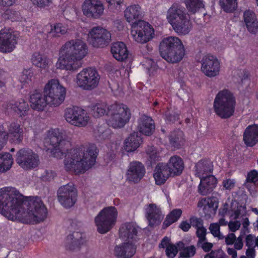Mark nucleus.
<instances>
[{
	"mask_svg": "<svg viewBox=\"0 0 258 258\" xmlns=\"http://www.w3.org/2000/svg\"><path fill=\"white\" fill-rule=\"evenodd\" d=\"M0 214L10 220L28 224L43 221L47 211L40 198L24 201L15 188L5 187L0 189Z\"/></svg>",
	"mask_w": 258,
	"mask_h": 258,
	"instance_id": "1",
	"label": "nucleus"
},
{
	"mask_svg": "<svg viewBox=\"0 0 258 258\" xmlns=\"http://www.w3.org/2000/svg\"><path fill=\"white\" fill-rule=\"evenodd\" d=\"M67 92V88L58 79H50L43 87V95L37 91L31 94L30 106L38 111L44 110L47 105L58 106L64 101Z\"/></svg>",
	"mask_w": 258,
	"mask_h": 258,
	"instance_id": "2",
	"label": "nucleus"
},
{
	"mask_svg": "<svg viewBox=\"0 0 258 258\" xmlns=\"http://www.w3.org/2000/svg\"><path fill=\"white\" fill-rule=\"evenodd\" d=\"M88 50L86 43L82 40L66 42L59 49L56 68L71 72L76 71L80 67L79 61L87 55Z\"/></svg>",
	"mask_w": 258,
	"mask_h": 258,
	"instance_id": "3",
	"label": "nucleus"
},
{
	"mask_svg": "<svg viewBox=\"0 0 258 258\" xmlns=\"http://www.w3.org/2000/svg\"><path fill=\"white\" fill-rule=\"evenodd\" d=\"M97 150L94 144H89L71 150L64 160V167L68 171L79 174L84 173L94 165Z\"/></svg>",
	"mask_w": 258,
	"mask_h": 258,
	"instance_id": "4",
	"label": "nucleus"
},
{
	"mask_svg": "<svg viewBox=\"0 0 258 258\" xmlns=\"http://www.w3.org/2000/svg\"><path fill=\"white\" fill-rule=\"evenodd\" d=\"M137 233V227L134 223H125L121 226L119 237L124 242L115 247V255L119 258H131L135 254L138 244Z\"/></svg>",
	"mask_w": 258,
	"mask_h": 258,
	"instance_id": "5",
	"label": "nucleus"
},
{
	"mask_svg": "<svg viewBox=\"0 0 258 258\" xmlns=\"http://www.w3.org/2000/svg\"><path fill=\"white\" fill-rule=\"evenodd\" d=\"M159 50L162 57L171 63L180 61L185 54L181 40L176 36L164 38L160 43Z\"/></svg>",
	"mask_w": 258,
	"mask_h": 258,
	"instance_id": "6",
	"label": "nucleus"
},
{
	"mask_svg": "<svg viewBox=\"0 0 258 258\" xmlns=\"http://www.w3.org/2000/svg\"><path fill=\"white\" fill-rule=\"evenodd\" d=\"M196 174L200 178L198 191L202 195L210 193L218 183L217 179L212 174L213 166L209 161H199L196 165Z\"/></svg>",
	"mask_w": 258,
	"mask_h": 258,
	"instance_id": "7",
	"label": "nucleus"
},
{
	"mask_svg": "<svg viewBox=\"0 0 258 258\" xmlns=\"http://www.w3.org/2000/svg\"><path fill=\"white\" fill-rule=\"evenodd\" d=\"M236 100L234 94L228 89H223L217 93L213 103L215 113L222 118H227L234 113Z\"/></svg>",
	"mask_w": 258,
	"mask_h": 258,
	"instance_id": "8",
	"label": "nucleus"
},
{
	"mask_svg": "<svg viewBox=\"0 0 258 258\" xmlns=\"http://www.w3.org/2000/svg\"><path fill=\"white\" fill-rule=\"evenodd\" d=\"M131 113L129 108L123 104H114L108 108L106 122L114 128L123 127L130 120Z\"/></svg>",
	"mask_w": 258,
	"mask_h": 258,
	"instance_id": "9",
	"label": "nucleus"
},
{
	"mask_svg": "<svg viewBox=\"0 0 258 258\" xmlns=\"http://www.w3.org/2000/svg\"><path fill=\"white\" fill-rule=\"evenodd\" d=\"M130 35L133 41L143 44L155 38V30L149 22L139 20L131 24Z\"/></svg>",
	"mask_w": 258,
	"mask_h": 258,
	"instance_id": "10",
	"label": "nucleus"
},
{
	"mask_svg": "<svg viewBox=\"0 0 258 258\" xmlns=\"http://www.w3.org/2000/svg\"><path fill=\"white\" fill-rule=\"evenodd\" d=\"M118 217V211L114 206L103 208L95 217L94 222L99 233L104 234L115 225Z\"/></svg>",
	"mask_w": 258,
	"mask_h": 258,
	"instance_id": "11",
	"label": "nucleus"
},
{
	"mask_svg": "<svg viewBox=\"0 0 258 258\" xmlns=\"http://www.w3.org/2000/svg\"><path fill=\"white\" fill-rule=\"evenodd\" d=\"M44 140L45 149L50 151L51 156L57 159L63 156L64 150L62 149L63 135L59 129L49 130Z\"/></svg>",
	"mask_w": 258,
	"mask_h": 258,
	"instance_id": "12",
	"label": "nucleus"
},
{
	"mask_svg": "<svg viewBox=\"0 0 258 258\" xmlns=\"http://www.w3.org/2000/svg\"><path fill=\"white\" fill-rule=\"evenodd\" d=\"M99 79V75L96 69L87 68L77 74L75 83L78 87L84 90H90L97 87Z\"/></svg>",
	"mask_w": 258,
	"mask_h": 258,
	"instance_id": "13",
	"label": "nucleus"
},
{
	"mask_svg": "<svg viewBox=\"0 0 258 258\" xmlns=\"http://www.w3.org/2000/svg\"><path fill=\"white\" fill-rule=\"evenodd\" d=\"M111 39L110 32L101 26L92 28L89 31L87 41L95 48H103L108 45Z\"/></svg>",
	"mask_w": 258,
	"mask_h": 258,
	"instance_id": "14",
	"label": "nucleus"
},
{
	"mask_svg": "<svg viewBox=\"0 0 258 258\" xmlns=\"http://www.w3.org/2000/svg\"><path fill=\"white\" fill-rule=\"evenodd\" d=\"M246 211L245 207L238 206L235 201H228L224 204L220 208L219 214L222 217L219 220L218 223L220 226H225L227 221L223 218L228 216L231 219H236L246 215Z\"/></svg>",
	"mask_w": 258,
	"mask_h": 258,
	"instance_id": "15",
	"label": "nucleus"
},
{
	"mask_svg": "<svg viewBox=\"0 0 258 258\" xmlns=\"http://www.w3.org/2000/svg\"><path fill=\"white\" fill-rule=\"evenodd\" d=\"M77 189L72 183L61 186L57 191L58 202L64 208L73 207L77 201Z\"/></svg>",
	"mask_w": 258,
	"mask_h": 258,
	"instance_id": "16",
	"label": "nucleus"
},
{
	"mask_svg": "<svg viewBox=\"0 0 258 258\" xmlns=\"http://www.w3.org/2000/svg\"><path fill=\"white\" fill-rule=\"evenodd\" d=\"M16 161L26 170L34 169L39 164L38 155L30 149L20 150L16 154Z\"/></svg>",
	"mask_w": 258,
	"mask_h": 258,
	"instance_id": "17",
	"label": "nucleus"
},
{
	"mask_svg": "<svg viewBox=\"0 0 258 258\" xmlns=\"http://www.w3.org/2000/svg\"><path fill=\"white\" fill-rule=\"evenodd\" d=\"M66 120L77 126H85L89 122V117L84 110L78 107L67 108L65 111Z\"/></svg>",
	"mask_w": 258,
	"mask_h": 258,
	"instance_id": "18",
	"label": "nucleus"
},
{
	"mask_svg": "<svg viewBox=\"0 0 258 258\" xmlns=\"http://www.w3.org/2000/svg\"><path fill=\"white\" fill-rule=\"evenodd\" d=\"M18 35L10 28H3L0 31V52H11L17 44Z\"/></svg>",
	"mask_w": 258,
	"mask_h": 258,
	"instance_id": "19",
	"label": "nucleus"
},
{
	"mask_svg": "<svg viewBox=\"0 0 258 258\" xmlns=\"http://www.w3.org/2000/svg\"><path fill=\"white\" fill-rule=\"evenodd\" d=\"M220 63L216 56L207 54L205 55L201 61V71L208 77L217 76L220 73Z\"/></svg>",
	"mask_w": 258,
	"mask_h": 258,
	"instance_id": "20",
	"label": "nucleus"
},
{
	"mask_svg": "<svg viewBox=\"0 0 258 258\" xmlns=\"http://www.w3.org/2000/svg\"><path fill=\"white\" fill-rule=\"evenodd\" d=\"M104 10V5L100 0H85L82 6V12L88 18H99Z\"/></svg>",
	"mask_w": 258,
	"mask_h": 258,
	"instance_id": "21",
	"label": "nucleus"
},
{
	"mask_svg": "<svg viewBox=\"0 0 258 258\" xmlns=\"http://www.w3.org/2000/svg\"><path fill=\"white\" fill-rule=\"evenodd\" d=\"M22 130L20 124L17 123H11L9 127L8 133L4 130L3 126H0V150L3 145L9 140L13 142H19L21 139Z\"/></svg>",
	"mask_w": 258,
	"mask_h": 258,
	"instance_id": "22",
	"label": "nucleus"
},
{
	"mask_svg": "<svg viewBox=\"0 0 258 258\" xmlns=\"http://www.w3.org/2000/svg\"><path fill=\"white\" fill-rule=\"evenodd\" d=\"M145 172V168L142 163L138 161L131 162L125 174L126 180L131 183H138L144 176Z\"/></svg>",
	"mask_w": 258,
	"mask_h": 258,
	"instance_id": "23",
	"label": "nucleus"
},
{
	"mask_svg": "<svg viewBox=\"0 0 258 258\" xmlns=\"http://www.w3.org/2000/svg\"><path fill=\"white\" fill-rule=\"evenodd\" d=\"M187 16L184 8L177 3H173L166 13L167 21L171 26H174Z\"/></svg>",
	"mask_w": 258,
	"mask_h": 258,
	"instance_id": "24",
	"label": "nucleus"
},
{
	"mask_svg": "<svg viewBox=\"0 0 258 258\" xmlns=\"http://www.w3.org/2000/svg\"><path fill=\"white\" fill-rule=\"evenodd\" d=\"M146 217L150 226L159 224L163 218L160 209L155 204H150L145 209Z\"/></svg>",
	"mask_w": 258,
	"mask_h": 258,
	"instance_id": "25",
	"label": "nucleus"
},
{
	"mask_svg": "<svg viewBox=\"0 0 258 258\" xmlns=\"http://www.w3.org/2000/svg\"><path fill=\"white\" fill-rule=\"evenodd\" d=\"M171 177L179 176L184 169V164L183 159L179 156H171L167 163H166Z\"/></svg>",
	"mask_w": 258,
	"mask_h": 258,
	"instance_id": "26",
	"label": "nucleus"
},
{
	"mask_svg": "<svg viewBox=\"0 0 258 258\" xmlns=\"http://www.w3.org/2000/svg\"><path fill=\"white\" fill-rule=\"evenodd\" d=\"M153 177L157 185H161L164 184L171 174L167 168L166 163L158 164L155 168Z\"/></svg>",
	"mask_w": 258,
	"mask_h": 258,
	"instance_id": "27",
	"label": "nucleus"
},
{
	"mask_svg": "<svg viewBox=\"0 0 258 258\" xmlns=\"http://www.w3.org/2000/svg\"><path fill=\"white\" fill-rule=\"evenodd\" d=\"M244 144L249 147H253L258 143V124L248 125L245 129L243 135Z\"/></svg>",
	"mask_w": 258,
	"mask_h": 258,
	"instance_id": "28",
	"label": "nucleus"
},
{
	"mask_svg": "<svg viewBox=\"0 0 258 258\" xmlns=\"http://www.w3.org/2000/svg\"><path fill=\"white\" fill-rule=\"evenodd\" d=\"M124 18L128 23H133L142 18L144 12L139 5H131L127 6L124 11Z\"/></svg>",
	"mask_w": 258,
	"mask_h": 258,
	"instance_id": "29",
	"label": "nucleus"
},
{
	"mask_svg": "<svg viewBox=\"0 0 258 258\" xmlns=\"http://www.w3.org/2000/svg\"><path fill=\"white\" fill-rule=\"evenodd\" d=\"M183 246L184 244L182 242H178L175 244H172L170 238L166 236L162 240L159 245L160 248H166V254L169 258L174 257L178 250Z\"/></svg>",
	"mask_w": 258,
	"mask_h": 258,
	"instance_id": "30",
	"label": "nucleus"
},
{
	"mask_svg": "<svg viewBox=\"0 0 258 258\" xmlns=\"http://www.w3.org/2000/svg\"><path fill=\"white\" fill-rule=\"evenodd\" d=\"M218 204V200L216 198H204L199 201L198 207L202 208L206 214L210 215L216 213Z\"/></svg>",
	"mask_w": 258,
	"mask_h": 258,
	"instance_id": "31",
	"label": "nucleus"
},
{
	"mask_svg": "<svg viewBox=\"0 0 258 258\" xmlns=\"http://www.w3.org/2000/svg\"><path fill=\"white\" fill-rule=\"evenodd\" d=\"M111 52L113 57L118 61H124L128 56L127 47L122 42L113 43L111 47Z\"/></svg>",
	"mask_w": 258,
	"mask_h": 258,
	"instance_id": "32",
	"label": "nucleus"
},
{
	"mask_svg": "<svg viewBox=\"0 0 258 258\" xmlns=\"http://www.w3.org/2000/svg\"><path fill=\"white\" fill-rule=\"evenodd\" d=\"M244 22L247 31L251 34L258 33V21L255 14L247 11L244 13Z\"/></svg>",
	"mask_w": 258,
	"mask_h": 258,
	"instance_id": "33",
	"label": "nucleus"
},
{
	"mask_svg": "<svg viewBox=\"0 0 258 258\" xmlns=\"http://www.w3.org/2000/svg\"><path fill=\"white\" fill-rule=\"evenodd\" d=\"M141 138L137 133L131 134L124 141L123 148L127 152H133L140 146Z\"/></svg>",
	"mask_w": 258,
	"mask_h": 258,
	"instance_id": "34",
	"label": "nucleus"
},
{
	"mask_svg": "<svg viewBox=\"0 0 258 258\" xmlns=\"http://www.w3.org/2000/svg\"><path fill=\"white\" fill-rule=\"evenodd\" d=\"M138 128L143 134L147 136L151 135L155 129L153 120L148 116L142 117L139 120Z\"/></svg>",
	"mask_w": 258,
	"mask_h": 258,
	"instance_id": "35",
	"label": "nucleus"
},
{
	"mask_svg": "<svg viewBox=\"0 0 258 258\" xmlns=\"http://www.w3.org/2000/svg\"><path fill=\"white\" fill-rule=\"evenodd\" d=\"M174 31L179 35L188 34L192 29V25L187 16L183 20L172 26Z\"/></svg>",
	"mask_w": 258,
	"mask_h": 258,
	"instance_id": "36",
	"label": "nucleus"
},
{
	"mask_svg": "<svg viewBox=\"0 0 258 258\" xmlns=\"http://www.w3.org/2000/svg\"><path fill=\"white\" fill-rule=\"evenodd\" d=\"M31 61L34 66L41 69L49 68L52 63L51 60L49 58L38 52L33 53L31 57Z\"/></svg>",
	"mask_w": 258,
	"mask_h": 258,
	"instance_id": "37",
	"label": "nucleus"
},
{
	"mask_svg": "<svg viewBox=\"0 0 258 258\" xmlns=\"http://www.w3.org/2000/svg\"><path fill=\"white\" fill-rule=\"evenodd\" d=\"M13 164V158L9 153L0 154V172L9 170Z\"/></svg>",
	"mask_w": 258,
	"mask_h": 258,
	"instance_id": "38",
	"label": "nucleus"
},
{
	"mask_svg": "<svg viewBox=\"0 0 258 258\" xmlns=\"http://www.w3.org/2000/svg\"><path fill=\"white\" fill-rule=\"evenodd\" d=\"M184 3L188 12L192 14L205 7L204 0H184Z\"/></svg>",
	"mask_w": 258,
	"mask_h": 258,
	"instance_id": "39",
	"label": "nucleus"
},
{
	"mask_svg": "<svg viewBox=\"0 0 258 258\" xmlns=\"http://www.w3.org/2000/svg\"><path fill=\"white\" fill-rule=\"evenodd\" d=\"M182 211L180 209H175L170 211L167 215L163 223L164 227H167L176 222L181 217Z\"/></svg>",
	"mask_w": 258,
	"mask_h": 258,
	"instance_id": "40",
	"label": "nucleus"
},
{
	"mask_svg": "<svg viewBox=\"0 0 258 258\" xmlns=\"http://www.w3.org/2000/svg\"><path fill=\"white\" fill-rule=\"evenodd\" d=\"M170 143L174 148H178L184 143L183 133L177 131L171 133L169 137Z\"/></svg>",
	"mask_w": 258,
	"mask_h": 258,
	"instance_id": "41",
	"label": "nucleus"
},
{
	"mask_svg": "<svg viewBox=\"0 0 258 258\" xmlns=\"http://www.w3.org/2000/svg\"><path fill=\"white\" fill-rule=\"evenodd\" d=\"M68 32L67 27L61 23H56L51 25V29L49 32L52 36L59 37L64 35Z\"/></svg>",
	"mask_w": 258,
	"mask_h": 258,
	"instance_id": "42",
	"label": "nucleus"
},
{
	"mask_svg": "<svg viewBox=\"0 0 258 258\" xmlns=\"http://www.w3.org/2000/svg\"><path fill=\"white\" fill-rule=\"evenodd\" d=\"M221 9L227 13L233 12L237 8L236 0H219Z\"/></svg>",
	"mask_w": 258,
	"mask_h": 258,
	"instance_id": "43",
	"label": "nucleus"
},
{
	"mask_svg": "<svg viewBox=\"0 0 258 258\" xmlns=\"http://www.w3.org/2000/svg\"><path fill=\"white\" fill-rule=\"evenodd\" d=\"M108 108H110V106H108L105 103L97 104L94 106L93 109L94 116L95 117H99L105 114L107 115Z\"/></svg>",
	"mask_w": 258,
	"mask_h": 258,
	"instance_id": "44",
	"label": "nucleus"
},
{
	"mask_svg": "<svg viewBox=\"0 0 258 258\" xmlns=\"http://www.w3.org/2000/svg\"><path fill=\"white\" fill-rule=\"evenodd\" d=\"M33 77V71L31 69H25L19 77L20 82L25 84L30 82Z\"/></svg>",
	"mask_w": 258,
	"mask_h": 258,
	"instance_id": "45",
	"label": "nucleus"
},
{
	"mask_svg": "<svg viewBox=\"0 0 258 258\" xmlns=\"http://www.w3.org/2000/svg\"><path fill=\"white\" fill-rule=\"evenodd\" d=\"M28 107V104L23 100L20 102L15 103L12 107L13 110L20 116L24 114V112L27 110Z\"/></svg>",
	"mask_w": 258,
	"mask_h": 258,
	"instance_id": "46",
	"label": "nucleus"
},
{
	"mask_svg": "<svg viewBox=\"0 0 258 258\" xmlns=\"http://www.w3.org/2000/svg\"><path fill=\"white\" fill-rule=\"evenodd\" d=\"M78 233H75L72 236L68 238V240H71V242H68V248L73 249L80 246L82 243V240L77 237Z\"/></svg>",
	"mask_w": 258,
	"mask_h": 258,
	"instance_id": "47",
	"label": "nucleus"
},
{
	"mask_svg": "<svg viewBox=\"0 0 258 258\" xmlns=\"http://www.w3.org/2000/svg\"><path fill=\"white\" fill-rule=\"evenodd\" d=\"M143 66L149 70L151 74L154 75L158 69L156 63L151 59H146L143 62Z\"/></svg>",
	"mask_w": 258,
	"mask_h": 258,
	"instance_id": "48",
	"label": "nucleus"
},
{
	"mask_svg": "<svg viewBox=\"0 0 258 258\" xmlns=\"http://www.w3.org/2000/svg\"><path fill=\"white\" fill-rule=\"evenodd\" d=\"M210 230L214 237H217L218 239H223V236L220 232V227L218 223H212L209 227Z\"/></svg>",
	"mask_w": 258,
	"mask_h": 258,
	"instance_id": "49",
	"label": "nucleus"
},
{
	"mask_svg": "<svg viewBox=\"0 0 258 258\" xmlns=\"http://www.w3.org/2000/svg\"><path fill=\"white\" fill-rule=\"evenodd\" d=\"M196 252V249L194 246H189L185 248L180 253L181 256L183 257H190L194 256Z\"/></svg>",
	"mask_w": 258,
	"mask_h": 258,
	"instance_id": "50",
	"label": "nucleus"
},
{
	"mask_svg": "<svg viewBox=\"0 0 258 258\" xmlns=\"http://www.w3.org/2000/svg\"><path fill=\"white\" fill-rule=\"evenodd\" d=\"M236 182L235 179L231 178H225L222 181V185L224 189L231 190L235 186Z\"/></svg>",
	"mask_w": 258,
	"mask_h": 258,
	"instance_id": "51",
	"label": "nucleus"
},
{
	"mask_svg": "<svg viewBox=\"0 0 258 258\" xmlns=\"http://www.w3.org/2000/svg\"><path fill=\"white\" fill-rule=\"evenodd\" d=\"M205 258H227L226 255L221 250L212 251L205 255Z\"/></svg>",
	"mask_w": 258,
	"mask_h": 258,
	"instance_id": "52",
	"label": "nucleus"
},
{
	"mask_svg": "<svg viewBox=\"0 0 258 258\" xmlns=\"http://www.w3.org/2000/svg\"><path fill=\"white\" fill-rule=\"evenodd\" d=\"M246 181L255 183L258 181V173L255 170L249 172L247 175Z\"/></svg>",
	"mask_w": 258,
	"mask_h": 258,
	"instance_id": "53",
	"label": "nucleus"
},
{
	"mask_svg": "<svg viewBox=\"0 0 258 258\" xmlns=\"http://www.w3.org/2000/svg\"><path fill=\"white\" fill-rule=\"evenodd\" d=\"M249 221L247 218H243L242 220V228L241 229L240 233L245 235L249 232L248 227L249 226Z\"/></svg>",
	"mask_w": 258,
	"mask_h": 258,
	"instance_id": "54",
	"label": "nucleus"
},
{
	"mask_svg": "<svg viewBox=\"0 0 258 258\" xmlns=\"http://www.w3.org/2000/svg\"><path fill=\"white\" fill-rule=\"evenodd\" d=\"M51 0H31L32 4L39 8H44L48 6Z\"/></svg>",
	"mask_w": 258,
	"mask_h": 258,
	"instance_id": "55",
	"label": "nucleus"
},
{
	"mask_svg": "<svg viewBox=\"0 0 258 258\" xmlns=\"http://www.w3.org/2000/svg\"><path fill=\"white\" fill-rule=\"evenodd\" d=\"M244 235L243 234L240 233L239 236H238L237 238H236L234 242V248L236 249L240 250L243 247V237Z\"/></svg>",
	"mask_w": 258,
	"mask_h": 258,
	"instance_id": "56",
	"label": "nucleus"
},
{
	"mask_svg": "<svg viewBox=\"0 0 258 258\" xmlns=\"http://www.w3.org/2000/svg\"><path fill=\"white\" fill-rule=\"evenodd\" d=\"M198 244L205 251H210L213 247V244L212 243L205 242L204 240L199 241Z\"/></svg>",
	"mask_w": 258,
	"mask_h": 258,
	"instance_id": "57",
	"label": "nucleus"
},
{
	"mask_svg": "<svg viewBox=\"0 0 258 258\" xmlns=\"http://www.w3.org/2000/svg\"><path fill=\"white\" fill-rule=\"evenodd\" d=\"M240 223L238 221H230L228 223L229 230L232 232H235L239 229Z\"/></svg>",
	"mask_w": 258,
	"mask_h": 258,
	"instance_id": "58",
	"label": "nucleus"
},
{
	"mask_svg": "<svg viewBox=\"0 0 258 258\" xmlns=\"http://www.w3.org/2000/svg\"><path fill=\"white\" fill-rule=\"evenodd\" d=\"M206 233V229L203 226L197 228V234L199 238V241L205 239Z\"/></svg>",
	"mask_w": 258,
	"mask_h": 258,
	"instance_id": "59",
	"label": "nucleus"
},
{
	"mask_svg": "<svg viewBox=\"0 0 258 258\" xmlns=\"http://www.w3.org/2000/svg\"><path fill=\"white\" fill-rule=\"evenodd\" d=\"M255 238L251 234L247 235L246 237V244L248 247H252L255 245Z\"/></svg>",
	"mask_w": 258,
	"mask_h": 258,
	"instance_id": "60",
	"label": "nucleus"
},
{
	"mask_svg": "<svg viewBox=\"0 0 258 258\" xmlns=\"http://www.w3.org/2000/svg\"><path fill=\"white\" fill-rule=\"evenodd\" d=\"M190 224L194 227H195L196 229L200 227L201 226H203L201 220L196 217H191L190 219Z\"/></svg>",
	"mask_w": 258,
	"mask_h": 258,
	"instance_id": "61",
	"label": "nucleus"
},
{
	"mask_svg": "<svg viewBox=\"0 0 258 258\" xmlns=\"http://www.w3.org/2000/svg\"><path fill=\"white\" fill-rule=\"evenodd\" d=\"M56 176V173L51 170L46 171L43 176V178L45 180H51Z\"/></svg>",
	"mask_w": 258,
	"mask_h": 258,
	"instance_id": "62",
	"label": "nucleus"
},
{
	"mask_svg": "<svg viewBox=\"0 0 258 258\" xmlns=\"http://www.w3.org/2000/svg\"><path fill=\"white\" fill-rule=\"evenodd\" d=\"M235 239V235L234 233H230L225 237V242L228 245H231L234 243Z\"/></svg>",
	"mask_w": 258,
	"mask_h": 258,
	"instance_id": "63",
	"label": "nucleus"
},
{
	"mask_svg": "<svg viewBox=\"0 0 258 258\" xmlns=\"http://www.w3.org/2000/svg\"><path fill=\"white\" fill-rule=\"evenodd\" d=\"M190 222L189 223L187 221H182L179 224L180 228L183 231H187L190 228Z\"/></svg>",
	"mask_w": 258,
	"mask_h": 258,
	"instance_id": "64",
	"label": "nucleus"
}]
</instances>
